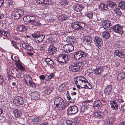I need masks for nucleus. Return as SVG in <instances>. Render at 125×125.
I'll return each instance as SVG.
<instances>
[{"label": "nucleus", "mask_w": 125, "mask_h": 125, "mask_svg": "<svg viewBox=\"0 0 125 125\" xmlns=\"http://www.w3.org/2000/svg\"><path fill=\"white\" fill-rule=\"evenodd\" d=\"M23 20L27 22L30 23L36 26H39L40 22L38 21H36L35 16L32 15H29L24 17Z\"/></svg>", "instance_id": "nucleus-1"}, {"label": "nucleus", "mask_w": 125, "mask_h": 125, "mask_svg": "<svg viewBox=\"0 0 125 125\" xmlns=\"http://www.w3.org/2000/svg\"><path fill=\"white\" fill-rule=\"evenodd\" d=\"M84 63L82 62L75 64H71L70 66L69 69L70 71L75 72L81 70L84 66Z\"/></svg>", "instance_id": "nucleus-2"}, {"label": "nucleus", "mask_w": 125, "mask_h": 125, "mask_svg": "<svg viewBox=\"0 0 125 125\" xmlns=\"http://www.w3.org/2000/svg\"><path fill=\"white\" fill-rule=\"evenodd\" d=\"M70 26L75 30H83L84 29L85 24L82 22H75L72 23Z\"/></svg>", "instance_id": "nucleus-3"}, {"label": "nucleus", "mask_w": 125, "mask_h": 125, "mask_svg": "<svg viewBox=\"0 0 125 125\" xmlns=\"http://www.w3.org/2000/svg\"><path fill=\"white\" fill-rule=\"evenodd\" d=\"M87 80L83 77L80 76L78 77L77 80L75 82L78 89H80L83 85V84L85 83Z\"/></svg>", "instance_id": "nucleus-4"}, {"label": "nucleus", "mask_w": 125, "mask_h": 125, "mask_svg": "<svg viewBox=\"0 0 125 125\" xmlns=\"http://www.w3.org/2000/svg\"><path fill=\"white\" fill-rule=\"evenodd\" d=\"M88 55L87 53L82 51H78L74 53L73 58L76 60H79L83 57H86Z\"/></svg>", "instance_id": "nucleus-5"}, {"label": "nucleus", "mask_w": 125, "mask_h": 125, "mask_svg": "<svg viewBox=\"0 0 125 125\" xmlns=\"http://www.w3.org/2000/svg\"><path fill=\"white\" fill-rule=\"evenodd\" d=\"M24 14V12L22 9L15 10L13 12L12 17L14 19H19Z\"/></svg>", "instance_id": "nucleus-6"}, {"label": "nucleus", "mask_w": 125, "mask_h": 125, "mask_svg": "<svg viewBox=\"0 0 125 125\" xmlns=\"http://www.w3.org/2000/svg\"><path fill=\"white\" fill-rule=\"evenodd\" d=\"M119 102V100L118 97H116L112 101H110V102L111 108L114 110L117 109L120 104Z\"/></svg>", "instance_id": "nucleus-7"}, {"label": "nucleus", "mask_w": 125, "mask_h": 125, "mask_svg": "<svg viewBox=\"0 0 125 125\" xmlns=\"http://www.w3.org/2000/svg\"><path fill=\"white\" fill-rule=\"evenodd\" d=\"M68 55L65 54H60L57 59V61L61 64H63L64 63H65L68 61Z\"/></svg>", "instance_id": "nucleus-8"}, {"label": "nucleus", "mask_w": 125, "mask_h": 125, "mask_svg": "<svg viewBox=\"0 0 125 125\" xmlns=\"http://www.w3.org/2000/svg\"><path fill=\"white\" fill-rule=\"evenodd\" d=\"M111 29L115 32L122 34L123 33V27L119 24L115 25L111 27Z\"/></svg>", "instance_id": "nucleus-9"}, {"label": "nucleus", "mask_w": 125, "mask_h": 125, "mask_svg": "<svg viewBox=\"0 0 125 125\" xmlns=\"http://www.w3.org/2000/svg\"><path fill=\"white\" fill-rule=\"evenodd\" d=\"M104 67L102 64H100V63L97 64L96 68L94 69V73L96 75H101L103 71Z\"/></svg>", "instance_id": "nucleus-10"}, {"label": "nucleus", "mask_w": 125, "mask_h": 125, "mask_svg": "<svg viewBox=\"0 0 125 125\" xmlns=\"http://www.w3.org/2000/svg\"><path fill=\"white\" fill-rule=\"evenodd\" d=\"M13 103L17 106L22 105L24 103L23 99L21 96H17L14 99Z\"/></svg>", "instance_id": "nucleus-11"}, {"label": "nucleus", "mask_w": 125, "mask_h": 125, "mask_svg": "<svg viewBox=\"0 0 125 125\" xmlns=\"http://www.w3.org/2000/svg\"><path fill=\"white\" fill-rule=\"evenodd\" d=\"M95 44L96 47L100 49L103 45V40L102 39L99 37L95 36L94 39Z\"/></svg>", "instance_id": "nucleus-12"}, {"label": "nucleus", "mask_w": 125, "mask_h": 125, "mask_svg": "<svg viewBox=\"0 0 125 125\" xmlns=\"http://www.w3.org/2000/svg\"><path fill=\"white\" fill-rule=\"evenodd\" d=\"M78 111V109L76 106H71L68 108L67 112L69 115L75 114L77 113Z\"/></svg>", "instance_id": "nucleus-13"}, {"label": "nucleus", "mask_w": 125, "mask_h": 125, "mask_svg": "<svg viewBox=\"0 0 125 125\" xmlns=\"http://www.w3.org/2000/svg\"><path fill=\"white\" fill-rule=\"evenodd\" d=\"M74 47L72 44H66L63 46V50L64 52L67 53H69L74 50Z\"/></svg>", "instance_id": "nucleus-14"}, {"label": "nucleus", "mask_w": 125, "mask_h": 125, "mask_svg": "<svg viewBox=\"0 0 125 125\" xmlns=\"http://www.w3.org/2000/svg\"><path fill=\"white\" fill-rule=\"evenodd\" d=\"M83 42L86 44L90 45L92 42V37L89 36H86L84 37L83 39Z\"/></svg>", "instance_id": "nucleus-15"}, {"label": "nucleus", "mask_w": 125, "mask_h": 125, "mask_svg": "<svg viewBox=\"0 0 125 125\" xmlns=\"http://www.w3.org/2000/svg\"><path fill=\"white\" fill-rule=\"evenodd\" d=\"M114 53L115 55L121 58L125 57V52L124 51L116 50L115 51Z\"/></svg>", "instance_id": "nucleus-16"}, {"label": "nucleus", "mask_w": 125, "mask_h": 125, "mask_svg": "<svg viewBox=\"0 0 125 125\" xmlns=\"http://www.w3.org/2000/svg\"><path fill=\"white\" fill-rule=\"evenodd\" d=\"M45 36L42 34H39L36 39H34L35 42L37 43L41 42L43 41V39L45 38Z\"/></svg>", "instance_id": "nucleus-17"}, {"label": "nucleus", "mask_w": 125, "mask_h": 125, "mask_svg": "<svg viewBox=\"0 0 125 125\" xmlns=\"http://www.w3.org/2000/svg\"><path fill=\"white\" fill-rule=\"evenodd\" d=\"M103 27L104 28L107 30L108 29L109 27L112 26V24L110 21H109L105 20L103 23Z\"/></svg>", "instance_id": "nucleus-18"}, {"label": "nucleus", "mask_w": 125, "mask_h": 125, "mask_svg": "<svg viewBox=\"0 0 125 125\" xmlns=\"http://www.w3.org/2000/svg\"><path fill=\"white\" fill-rule=\"evenodd\" d=\"M57 51V48L53 45H51L48 48V53L51 55L55 53Z\"/></svg>", "instance_id": "nucleus-19"}, {"label": "nucleus", "mask_w": 125, "mask_h": 125, "mask_svg": "<svg viewBox=\"0 0 125 125\" xmlns=\"http://www.w3.org/2000/svg\"><path fill=\"white\" fill-rule=\"evenodd\" d=\"M88 107L87 105H83L81 107L80 109V112L81 113H83L84 114H87L88 113Z\"/></svg>", "instance_id": "nucleus-20"}, {"label": "nucleus", "mask_w": 125, "mask_h": 125, "mask_svg": "<svg viewBox=\"0 0 125 125\" xmlns=\"http://www.w3.org/2000/svg\"><path fill=\"white\" fill-rule=\"evenodd\" d=\"M94 116L95 117L100 119L104 117V112L98 111L95 113Z\"/></svg>", "instance_id": "nucleus-21"}, {"label": "nucleus", "mask_w": 125, "mask_h": 125, "mask_svg": "<svg viewBox=\"0 0 125 125\" xmlns=\"http://www.w3.org/2000/svg\"><path fill=\"white\" fill-rule=\"evenodd\" d=\"M112 89V85H109L105 88L104 92L106 95H109L111 93Z\"/></svg>", "instance_id": "nucleus-22"}, {"label": "nucleus", "mask_w": 125, "mask_h": 125, "mask_svg": "<svg viewBox=\"0 0 125 125\" xmlns=\"http://www.w3.org/2000/svg\"><path fill=\"white\" fill-rule=\"evenodd\" d=\"M31 98L33 100H37L39 98L40 94L37 92H34L31 93Z\"/></svg>", "instance_id": "nucleus-23"}, {"label": "nucleus", "mask_w": 125, "mask_h": 125, "mask_svg": "<svg viewBox=\"0 0 125 125\" xmlns=\"http://www.w3.org/2000/svg\"><path fill=\"white\" fill-rule=\"evenodd\" d=\"M84 8V6L81 5L76 4L73 6L74 10L75 11L78 12L81 11Z\"/></svg>", "instance_id": "nucleus-24"}, {"label": "nucleus", "mask_w": 125, "mask_h": 125, "mask_svg": "<svg viewBox=\"0 0 125 125\" xmlns=\"http://www.w3.org/2000/svg\"><path fill=\"white\" fill-rule=\"evenodd\" d=\"M17 31L20 32H25L27 30V28L24 25H19L17 26Z\"/></svg>", "instance_id": "nucleus-25"}, {"label": "nucleus", "mask_w": 125, "mask_h": 125, "mask_svg": "<svg viewBox=\"0 0 125 125\" xmlns=\"http://www.w3.org/2000/svg\"><path fill=\"white\" fill-rule=\"evenodd\" d=\"M22 46L23 48L28 51H31L33 50L32 47L27 43H22Z\"/></svg>", "instance_id": "nucleus-26"}, {"label": "nucleus", "mask_w": 125, "mask_h": 125, "mask_svg": "<svg viewBox=\"0 0 125 125\" xmlns=\"http://www.w3.org/2000/svg\"><path fill=\"white\" fill-rule=\"evenodd\" d=\"M55 105V107L56 109L59 110L60 111L62 109H64L66 107L65 104H54Z\"/></svg>", "instance_id": "nucleus-27"}, {"label": "nucleus", "mask_w": 125, "mask_h": 125, "mask_svg": "<svg viewBox=\"0 0 125 125\" xmlns=\"http://www.w3.org/2000/svg\"><path fill=\"white\" fill-rule=\"evenodd\" d=\"M54 104H64V100L61 97H57L55 99L54 101Z\"/></svg>", "instance_id": "nucleus-28"}, {"label": "nucleus", "mask_w": 125, "mask_h": 125, "mask_svg": "<svg viewBox=\"0 0 125 125\" xmlns=\"http://www.w3.org/2000/svg\"><path fill=\"white\" fill-rule=\"evenodd\" d=\"M53 89V87L50 86L46 88L44 91V93L45 94L49 95L50 94Z\"/></svg>", "instance_id": "nucleus-29"}, {"label": "nucleus", "mask_w": 125, "mask_h": 125, "mask_svg": "<svg viewBox=\"0 0 125 125\" xmlns=\"http://www.w3.org/2000/svg\"><path fill=\"white\" fill-rule=\"evenodd\" d=\"M117 80L119 82L125 79V73H122L118 74L117 75Z\"/></svg>", "instance_id": "nucleus-30"}, {"label": "nucleus", "mask_w": 125, "mask_h": 125, "mask_svg": "<svg viewBox=\"0 0 125 125\" xmlns=\"http://www.w3.org/2000/svg\"><path fill=\"white\" fill-rule=\"evenodd\" d=\"M52 0H39V3L48 5H51L52 3Z\"/></svg>", "instance_id": "nucleus-31"}, {"label": "nucleus", "mask_w": 125, "mask_h": 125, "mask_svg": "<svg viewBox=\"0 0 125 125\" xmlns=\"http://www.w3.org/2000/svg\"><path fill=\"white\" fill-rule=\"evenodd\" d=\"M24 79L25 82L26 83V85L27 83H29L32 80L31 77L28 74L24 75Z\"/></svg>", "instance_id": "nucleus-32"}, {"label": "nucleus", "mask_w": 125, "mask_h": 125, "mask_svg": "<svg viewBox=\"0 0 125 125\" xmlns=\"http://www.w3.org/2000/svg\"><path fill=\"white\" fill-rule=\"evenodd\" d=\"M11 43L12 44V45L16 49L19 50H20L19 47H20L21 45L19 43L13 40L11 42Z\"/></svg>", "instance_id": "nucleus-33"}, {"label": "nucleus", "mask_w": 125, "mask_h": 125, "mask_svg": "<svg viewBox=\"0 0 125 125\" xmlns=\"http://www.w3.org/2000/svg\"><path fill=\"white\" fill-rule=\"evenodd\" d=\"M92 88V85L90 83H88L87 81L84 83L83 84V85L82 87H81V88H84L85 89H91Z\"/></svg>", "instance_id": "nucleus-34"}, {"label": "nucleus", "mask_w": 125, "mask_h": 125, "mask_svg": "<svg viewBox=\"0 0 125 125\" xmlns=\"http://www.w3.org/2000/svg\"><path fill=\"white\" fill-rule=\"evenodd\" d=\"M102 104L100 101L97 100L94 101V107H96L98 108L101 106Z\"/></svg>", "instance_id": "nucleus-35"}, {"label": "nucleus", "mask_w": 125, "mask_h": 125, "mask_svg": "<svg viewBox=\"0 0 125 125\" xmlns=\"http://www.w3.org/2000/svg\"><path fill=\"white\" fill-rule=\"evenodd\" d=\"M99 8L102 11H107L108 10L107 6L103 3L99 5Z\"/></svg>", "instance_id": "nucleus-36"}, {"label": "nucleus", "mask_w": 125, "mask_h": 125, "mask_svg": "<svg viewBox=\"0 0 125 125\" xmlns=\"http://www.w3.org/2000/svg\"><path fill=\"white\" fill-rule=\"evenodd\" d=\"M115 120V118L113 117H112L109 118L108 120L107 123L108 125H113L114 121Z\"/></svg>", "instance_id": "nucleus-37"}, {"label": "nucleus", "mask_w": 125, "mask_h": 125, "mask_svg": "<svg viewBox=\"0 0 125 125\" xmlns=\"http://www.w3.org/2000/svg\"><path fill=\"white\" fill-rule=\"evenodd\" d=\"M103 37L105 39H108L110 36V35L109 32L107 31H104L102 33Z\"/></svg>", "instance_id": "nucleus-38"}, {"label": "nucleus", "mask_w": 125, "mask_h": 125, "mask_svg": "<svg viewBox=\"0 0 125 125\" xmlns=\"http://www.w3.org/2000/svg\"><path fill=\"white\" fill-rule=\"evenodd\" d=\"M107 3L112 8H114L116 6V4L112 1H107Z\"/></svg>", "instance_id": "nucleus-39"}, {"label": "nucleus", "mask_w": 125, "mask_h": 125, "mask_svg": "<svg viewBox=\"0 0 125 125\" xmlns=\"http://www.w3.org/2000/svg\"><path fill=\"white\" fill-rule=\"evenodd\" d=\"M14 115L15 116L18 118L21 117V112L19 110H16L14 111Z\"/></svg>", "instance_id": "nucleus-40"}, {"label": "nucleus", "mask_w": 125, "mask_h": 125, "mask_svg": "<svg viewBox=\"0 0 125 125\" xmlns=\"http://www.w3.org/2000/svg\"><path fill=\"white\" fill-rule=\"evenodd\" d=\"M26 85L32 87L33 88H35L36 85L35 83L32 81V80H31V81L29 82V83H27Z\"/></svg>", "instance_id": "nucleus-41"}, {"label": "nucleus", "mask_w": 125, "mask_h": 125, "mask_svg": "<svg viewBox=\"0 0 125 125\" xmlns=\"http://www.w3.org/2000/svg\"><path fill=\"white\" fill-rule=\"evenodd\" d=\"M85 15L88 18L90 19H92L93 17L94 18V17L96 16V14L95 13H93L90 12L86 14Z\"/></svg>", "instance_id": "nucleus-42"}, {"label": "nucleus", "mask_w": 125, "mask_h": 125, "mask_svg": "<svg viewBox=\"0 0 125 125\" xmlns=\"http://www.w3.org/2000/svg\"><path fill=\"white\" fill-rule=\"evenodd\" d=\"M119 6L121 9H125V2L124 1H121L118 4Z\"/></svg>", "instance_id": "nucleus-43"}, {"label": "nucleus", "mask_w": 125, "mask_h": 125, "mask_svg": "<svg viewBox=\"0 0 125 125\" xmlns=\"http://www.w3.org/2000/svg\"><path fill=\"white\" fill-rule=\"evenodd\" d=\"M115 8L114 9V11L115 13L116 14L120 15L121 14V12L119 8H116L115 7Z\"/></svg>", "instance_id": "nucleus-44"}, {"label": "nucleus", "mask_w": 125, "mask_h": 125, "mask_svg": "<svg viewBox=\"0 0 125 125\" xmlns=\"http://www.w3.org/2000/svg\"><path fill=\"white\" fill-rule=\"evenodd\" d=\"M40 118H39V117H35L32 119V121L35 124H37L40 122Z\"/></svg>", "instance_id": "nucleus-45"}, {"label": "nucleus", "mask_w": 125, "mask_h": 125, "mask_svg": "<svg viewBox=\"0 0 125 125\" xmlns=\"http://www.w3.org/2000/svg\"><path fill=\"white\" fill-rule=\"evenodd\" d=\"M74 39V37L72 36H68L66 38V41L70 42H72Z\"/></svg>", "instance_id": "nucleus-46"}, {"label": "nucleus", "mask_w": 125, "mask_h": 125, "mask_svg": "<svg viewBox=\"0 0 125 125\" xmlns=\"http://www.w3.org/2000/svg\"><path fill=\"white\" fill-rule=\"evenodd\" d=\"M5 3L8 6L12 5L13 3L12 0H7L5 1Z\"/></svg>", "instance_id": "nucleus-47"}, {"label": "nucleus", "mask_w": 125, "mask_h": 125, "mask_svg": "<svg viewBox=\"0 0 125 125\" xmlns=\"http://www.w3.org/2000/svg\"><path fill=\"white\" fill-rule=\"evenodd\" d=\"M67 18L66 15H63L60 17L59 20L60 21H63L64 20H66Z\"/></svg>", "instance_id": "nucleus-48"}, {"label": "nucleus", "mask_w": 125, "mask_h": 125, "mask_svg": "<svg viewBox=\"0 0 125 125\" xmlns=\"http://www.w3.org/2000/svg\"><path fill=\"white\" fill-rule=\"evenodd\" d=\"M66 83H64L62 84L59 87V89H61V91H63L64 90V87H65Z\"/></svg>", "instance_id": "nucleus-49"}, {"label": "nucleus", "mask_w": 125, "mask_h": 125, "mask_svg": "<svg viewBox=\"0 0 125 125\" xmlns=\"http://www.w3.org/2000/svg\"><path fill=\"white\" fill-rule=\"evenodd\" d=\"M48 65L50 66L52 68H54L55 66L53 61L52 60L47 64Z\"/></svg>", "instance_id": "nucleus-50"}, {"label": "nucleus", "mask_w": 125, "mask_h": 125, "mask_svg": "<svg viewBox=\"0 0 125 125\" xmlns=\"http://www.w3.org/2000/svg\"><path fill=\"white\" fill-rule=\"evenodd\" d=\"M11 57L13 60L16 61V62L19 60L17 56L11 55Z\"/></svg>", "instance_id": "nucleus-51"}, {"label": "nucleus", "mask_w": 125, "mask_h": 125, "mask_svg": "<svg viewBox=\"0 0 125 125\" xmlns=\"http://www.w3.org/2000/svg\"><path fill=\"white\" fill-rule=\"evenodd\" d=\"M60 4L63 5H66L68 4V2L66 0H62L60 2Z\"/></svg>", "instance_id": "nucleus-52"}, {"label": "nucleus", "mask_w": 125, "mask_h": 125, "mask_svg": "<svg viewBox=\"0 0 125 125\" xmlns=\"http://www.w3.org/2000/svg\"><path fill=\"white\" fill-rule=\"evenodd\" d=\"M75 120L74 121H72L71 125H76V124L78 123V121H77V119L76 118H75L74 119Z\"/></svg>", "instance_id": "nucleus-53"}, {"label": "nucleus", "mask_w": 125, "mask_h": 125, "mask_svg": "<svg viewBox=\"0 0 125 125\" xmlns=\"http://www.w3.org/2000/svg\"><path fill=\"white\" fill-rule=\"evenodd\" d=\"M54 76V74L53 73H52L50 74L47 75V78L49 79H51Z\"/></svg>", "instance_id": "nucleus-54"}, {"label": "nucleus", "mask_w": 125, "mask_h": 125, "mask_svg": "<svg viewBox=\"0 0 125 125\" xmlns=\"http://www.w3.org/2000/svg\"><path fill=\"white\" fill-rule=\"evenodd\" d=\"M4 81V79L2 76L0 74V84H1Z\"/></svg>", "instance_id": "nucleus-55"}, {"label": "nucleus", "mask_w": 125, "mask_h": 125, "mask_svg": "<svg viewBox=\"0 0 125 125\" xmlns=\"http://www.w3.org/2000/svg\"><path fill=\"white\" fill-rule=\"evenodd\" d=\"M15 64L16 66L18 67V68L21 65V62L20 61H16V62Z\"/></svg>", "instance_id": "nucleus-56"}, {"label": "nucleus", "mask_w": 125, "mask_h": 125, "mask_svg": "<svg viewBox=\"0 0 125 125\" xmlns=\"http://www.w3.org/2000/svg\"><path fill=\"white\" fill-rule=\"evenodd\" d=\"M8 79L10 80H12L13 78H14L15 80L16 79L15 78L13 77V76L12 75L9 74H8Z\"/></svg>", "instance_id": "nucleus-57"}, {"label": "nucleus", "mask_w": 125, "mask_h": 125, "mask_svg": "<svg viewBox=\"0 0 125 125\" xmlns=\"http://www.w3.org/2000/svg\"><path fill=\"white\" fill-rule=\"evenodd\" d=\"M45 47L46 45L44 44H42L40 46L41 50L45 49Z\"/></svg>", "instance_id": "nucleus-58"}, {"label": "nucleus", "mask_w": 125, "mask_h": 125, "mask_svg": "<svg viewBox=\"0 0 125 125\" xmlns=\"http://www.w3.org/2000/svg\"><path fill=\"white\" fill-rule=\"evenodd\" d=\"M52 60L50 58H46L45 59L44 61H45L46 63L47 64L48 63Z\"/></svg>", "instance_id": "nucleus-59"}, {"label": "nucleus", "mask_w": 125, "mask_h": 125, "mask_svg": "<svg viewBox=\"0 0 125 125\" xmlns=\"http://www.w3.org/2000/svg\"><path fill=\"white\" fill-rule=\"evenodd\" d=\"M6 33V31L4 30H1L0 29V33L2 35L4 36L5 35V33Z\"/></svg>", "instance_id": "nucleus-60"}, {"label": "nucleus", "mask_w": 125, "mask_h": 125, "mask_svg": "<svg viewBox=\"0 0 125 125\" xmlns=\"http://www.w3.org/2000/svg\"><path fill=\"white\" fill-rule=\"evenodd\" d=\"M39 77L41 80H44L45 79V76L43 75H40L39 76Z\"/></svg>", "instance_id": "nucleus-61"}, {"label": "nucleus", "mask_w": 125, "mask_h": 125, "mask_svg": "<svg viewBox=\"0 0 125 125\" xmlns=\"http://www.w3.org/2000/svg\"><path fill=\"white\" fill-rule=\"evenodd\" d=\"M72 121L67 120L66 121V123L68 125H71Z\"/></svg>", "instance_id": "nucleus-62"}, {"label": "nucleus", "mask_w": 125, "mask_h": 125, "mask_svg": "<svg viewBox=\"0 0 125 125\" xmlns=\"http://www.w3.org/2000/svg\"><path fill=\"white\" fill-rule=\"evenodd\" d=\"M13 38L14 40H20V38L19 37L16 35H15L13 37Z\"/></svg>", "instance_id": "nucleus-63"}, {"label": "nucleus", "mask_w": 125, "mask_h": 125, "mask_svg": "<svg viewBox=\"0 0 125 125\" xmlns=\"http://www.w3.org/2000/svg\"><path fill=\"white\" fill-rule=\"evenodd\" d=\"M18 68L19 69H20L21 70H24L25 69V68H24V67L22 65Z\"/></svg>", "instance_id": "nucleus-64"}]
</instances>
